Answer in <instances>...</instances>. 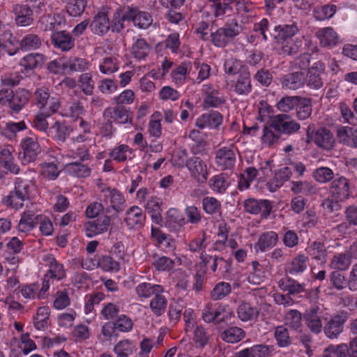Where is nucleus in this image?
I'll list each match as a JSON object with an SVG mask.
<instances>
[{
  "mask_svg": "<svg viewBox=\"0 0 357 357\" xmlns=\"http://www.w3.org/2000/svg\"><path fill=\"white\" fill-rule=\"evenodd\" d=\"M202 208L206 214L211 216L220 215L222 212L221 202L214 197H204L202 199Z\"/></svg>",
  "mask_w": 357,
  "mask_h": 357,
  "instance_id": "nucleus-50",
  "label": "nucleus"
},
{
  "mask_svg": "<svg viewBox=\"0 0 357 357\" xmlns=\"http://www.w3.org/2000/svg\"><path fill=\"white\" fill-rule=\"evenodd\" d=\"M326 74V64L321 61L314 62L308 68L305 75V84L310 89L319 90L324 86L323 76Z\"/></svg>",
  "mask_w": 357,
  "mask_h": 357,
  "instance_id": "nucleus-11",
  "label": "nucleus"
},
{
  "mask_svg": "<svg viewBox=\"0 0 357 357\" xmlns=\"http://www.w3.org/2000/svg\"><path fill=\"white\" fill-rule=\"evenodd\" d=\"M348 319L347 312L341 311L331 317L324 327L326 336L330 339L337 338L343 331L344 325Z\"/></svg>",
  "mask_w": 357,
  "mask_h": 357,
  "instance_id": "nucleus-14",
  "label": "nucleus"
},
{
  "mask_svg": "<svg viewBox=\"0 0 357 357\" xmlns=\"http://www.w3.org/2000/svg\"><path fill=\"white\" fill-rule=\"evenodd\" d=\"M0 165L3 168L13 174H17L20 172V168L15 162L12 152L8 149L5 148L0 151Z\"/></svg>",
  "mask_w": 357,
  "mask_h": 357,
  "instance_id": "nucleus-47",
  "label": "nucleus"
},
{
  "mask_svg": "<svg viewBox=\"0 0 357 357\" xmlns=\"http://www.w3.org/2000/svg\"><path fill=\"white\" fill-rule=\"evenodd\" d=\"M207 235L206 231H202L198 236L192 238L188 243V250L191 252L200 253L205 250L207 247Z\"/></svg>",
  "mask_w": 357,
  "mask_h": 357,
  "instance_id": "nucleus-62",
  "label": "nucleus"
},
{
  "mask_svg": "<svg viewBox=\"0 0 357 357\" xmlns=\"http://www.w3.org/2000/svg\"><path fill=\"white\" fill-rule=\"evenodd\" d=\"M281 137L280 132L274 126V122L272 119L267 121L262 130L261 140L262 144L268 146H273L279 142Z\"/></svg>",
  "mask_w": 357,
  "mask_h": 357,
  "instance_id": "nucleus-36",
  "label": "nucleus"
},
{
  "mask_svg": "<svg viewBox=\"0 0 357 357\" xmlns=\"http://www.w3.org/2000/svg\"><path fill=\"white\" fill-rule=\"evenodd\" d=\"M223 116L218 111L211 110L200 115L195 121V126L199 129H218L222 123Z\"/></svg>",
  "mask_w": 357,
  "mask_h": 357,
  "instance_id": "nucleus-19",
  "label": "nucleus"
},
{
  "mask_svg": "<svg viewBox=\"0 0 357 357\" xmlns=\"http://www.w3.org/2000/svg\"><path fill=\"white\" fill-rule=\"evenodd\" d=\"M232 86L235 93L239 96H248L252 89L249 69L241 70L233 81Z\"/></svg>",
  "mask_w": 357,
  "mask_h": 357,
  "instance_id": "nucleus-24",
  "label": "nucleus"
},
{
  "mask_svg": "<svg viewBox=\"0 0 357 357\" xmlns=\"http://www.w3.org/2000/svg\"><path fill=\"white\" fill-rule=\"evenodd\" d=\"M31 93L24 89H18L15 92L11 90L8 106L11 114H17L28 104Z\"/></svg>",
  "mask_w": 357,
  "mask_h": 357,
  "instance_id": "nucleus-16",
  "label": "nucleus"
},
{
  "mask_svg": "<svg viewBox=\"0 0 357 357\" xmlns=\"http://www.w3.org/2000/svg\"><path fill=\"white\" fill-rule=\"evenodd\" d=\"M332 197L344 201L350 195V184L349 180L344 176L334 179L331 186Z\"/></svg>",
  "mask_w": 357,
  "mask_h": 357,
  "instance_id": "nucleus-28",
  "label": "nucleus"
},
{
  "mask_svg": "<svg viewBox=\"0 0 357 357\" xmlns=\"http://www.w3.org/2000/svg\"><path fill=\"white\" fill-rule=\"evenodd\" d=\"M66 172L77 178H86L92 174V167L87 162L74 161L65 165Z\"/></svg>",
  "mask_w": 357,
  "mask_h": 357,
  "instance_id": "nucleus-26",
  "label": "nucleus"
},
{
  "mask_svg": "<svg viewBox=\"0 0 357 357\" xmlns=\"http://www.w3.org/2000/svg\"><path fill=\"white\" fill-rule=\"evenodd\" d=\"M243 26L236 18L228 20L223 26L211 33V43L216 47H225L243 31Z\"/></svg>",
  "mask_w": 357,
  "mask_h": 357,
  "instance_id": "nucleus-5",
  "label": "nucleus"
},
{
  "mask_svg": "<svg viewBox=\"0 0 357 357\" xmlns=\"http://www.w3.org/2000/svg\"><path fill=\"white\" fill-rule=\"evenodd\" d=\"M234 312L225 304L208 303L202 310V319L206 324H213L224 328L233 323Z\"/></svg>",
  "mask_w": 357,
  "mask_h": 357,
  "instance_id": "nucleus-3",
  "label": "nucleus"
},
{
  "mask_svg": "<svg viewBox=\"0 0 357 357\" xmlns=\"http://www.w3.org/2000/svg\"><path fill=\"white\" fill-rule=\"evenodd\" d=\"M231 265V259H225L222 257L215 255L212 259V264L210 266V270L213 274H215L217 271L221 274H225L230 272Z\"/></svg>",
  "mask_w": 357,
  "mask_h": 357,
  "instance_id": "nucleus-55",
  "label": "nucleus"
},
{
  "mask_svg": "<svg viewBox=\"0 0 357 357\" xmlns=\"http://www.w3.org/2000/svg\"><path fill=\"white\" fill-rule=\"evenodd\" d=\"M238 149L234 145L222 146L215 152V164L222 171L233 170L236 163Z\"/></svg>",
  "mask_w": 357,
  "mask_h": 357,
  "instance_id": "nucleus-9",
  "label": "nucleus"
},
{
  "mask_svg": "<svg viewBox=\"0 0 357 357\" xmlns=\"http://www.w3.org/2000/svg\"><path fill=\"white\" fill-rule=\"evenodd\" d=\"M45 62V56L40 53H30L22 57L20 65L26 72L40 68Z\"/></svg>",
  "mask_w": 357,
  "mask_h": 357,
  "instance_id": "nucleus-43",
  "label": "nucleus"
},
{
  "mask_svg": "<svg viewBox=\"0 0 357 357\" xmlns=\"http://www.w3.org/2000/svg\"><path fill=\"white\" fill-rule=\"evenodd\" d=\"M238 317L243 321L256 319L259 315L257 307L248 302H242L237 308Z\"/></svg>",
  "mask_w": 357,
  "mask_h": 357,
  "instance_id": "nucleus-52",
  "label": "nucleus"
},
{
  "mask_svg": "<svg viewBox=\"0 0 357 357\" xmlns=\"http://www.w3.org/2000/svg\"><path fill=\"white\" fill-rule=\"evenodd\" d=\"M109 157L118 163L132 160L135 157L134 150L126 144H119L109 150Z\"/></svg>",
  "mask_w": 357,
  "mask_h": 357,
  "instance_id": "nucleus-30",
  "label": "nucleus"
},
{
  "mask_svg": "<svg viewBox=\"0 0 357 357\" xmlns=\"http://www.w3.org/2000/svg\"><path fill=\"white\" fill-rule=\"evenodd\" d=\"M274 122V126H276L280 135L282 134L291 135L298 132L301 126L291 117L285 114H278L272 119Z\"/></svg>",
  "mask_w": 357,
  "mask_h": 357,
  "instance_id": "nucleus-17",
  "label": "nucleus"
},
{
  "mask_svg": "<svg viewBox=\"0 0 357 357\" xmlns=\"http://www.w3.org/2000/svg\"><path fill=\"white\" fill-rule=\"evenodd\" d=\"M231 185V178L228 174L222 172L213 175L208 180V186L214 192L220 195L225 194Z\"/></svg>",
  "mask_w": 357,
  "mask_h": 357,
  "instance_id": "nucleus-38",
  "label": "nucleus"
},
{
  "mask_svg": "<svg viewBox=\"0 0 357 357\" xmlns=\"http://www.w3.org/2000/svg\"><path fill=\"white\" fill-rule=\"evenodd\" d=\"M90 28L91 32L99 36H105L111 31L110 19L105 11H98L93 17Z\"/></svg>",
  "mask_w": 357,
  "mask_h": 357,
  "instance_id": "nucleus-20",
  "label": "nucleus"
},
{
  "mask_svg": "<svg viewBox=\"0 0 357 357\" xmlns=\"http://www.w3.org/2000/svg\"><path fill=\"white\" fill-rule=\"evenodd\" d=\"M145 220L146 215L143 213L142 209L137 206L130 207L126 213L125 222L130 229L135 227H142Z\"/></svg>",
  "mask_w": 357,
  "mask_h": 357,
  "instance_id": "nucleus-41",
  "label": "nucleus"
},
{
  "mask_svg": "<svg viewBox=\"0 0 357 357\" xmlns=\"http://www.w3.org/2000/svg\"><path fill=\"white\" fill-rule=\"evenodd\" d=\"M23 161L26 163L33 162L40 153V146L34 136L26 137L21 140Z\"/></svg>",
  "mask_w": 357,
  "mask_h": 357,
  "instance_id": "nucleus-18",
  "label": "nucleus"
},
{
  "mask_svg": "<svg viewBox=\"0 0 357 357\" xmlns=\"http://www.w3.org/2000/svg\"><path fill=\"white\" fill-rule=\"evenodd\" d=\"M292 176V169L290 167H284L275 171L272 178L266 183V189L274 192L280 188L284 183L289 181Z\"/></svg>",
  "mask_w": 357,
  "mask_h": 357,
  "instance_id": "nucleus-22",
  "label": "nucleus"
},
{
  "mask_svg": "<svg viewBox=\"0 0 357 357\" xmlns=\"http://www.w3.org/2000/svg\"><path fill=\"white\" fill-rule=\"evenodd\" d=\"M113 215L105 213L96 218H91L83 224V231L88 238H94L111 230Z\"/></svg>",
  "mask_w": 357,
  "mask_h": 357,
  "instance_id": "nucleus-7",
  "label": "nucleus"
},
{
  "mask_svg": "<svg viewBox=\"0 0 357 357\" xmlns=\"http://www.w3.org/2000/svg\"><path fill=\"white\" fill-rule=\"evenodd\" d=\"M38 213L32 210H26L22 215L17 225L19 232L27 234L38 225Z\"/></svg>",
  "mask_w": 357,
  "mask_h": 357,
  "instance_id": "nucleus-33",
  "label": "nucleus"
},
{
  "mask_svg": "<svg viewBox=\"0 0 357 357\" xmlns=\"http://www.w3.org/2000/svg\"><path fill=\"white\" fill-rule=\"evenodd\" d=\"M244 210L252 215L260 214L261 217L266 219L273 210L272 202L268 199H257L248 198L243 202Z\"/></svg>",
  "mask_w": 357,
  "mask_h": 357,
  "instance_id": "nucleus-12",
  "label": "nucleus"
},
{
  "mask_svg": "<svg viewBox=\"0 0 357 357\" xmlns=\"http://www.w3.org/2000/svg\"><path fill=\"white\" fill-rule=\"evenodd\" d=\"M102 116L104 119H108L117 125L131 126L132 124L130 108L122 105L105 108Z\"/></svg>",
  "mask_w": 357,
  "mask_h": 357,
  "instance_id": "nucleus-10",
  "label": "nucleus"
},
{
  "mask_svg": "<svg viewBox=\"0 0 357 357\" xmlns=\"http://www.w3.org/2000/svg\"><path fill=\"white\" fill-rule=\"evenodd\" d=\"M309 258L304 254L299 253L287 265V273L297 276L303 273L307 268Z\"/></svg>",
  "mask_w": 357,
  "mask_h": 357,
  "instance_id": "nucleus-40",
  "label": "nucleus"
},
{
  "mask_svg": "<svg viewBox=\"0 0 357 357\" xmlns=\"http://www.w3.org/2000/svg\"><path fill=\"white\" fill-rule=\"evenodd\" d=\"M127 16L135 26L142 29L149 28L153 22L152 16L149 13L141 11L135 8H128V15Z\"/></svg>",
  "mask_w": 357,
  "mask_h": 357,
  "instance_id": "nucleus-29",
  "label": "nucleus"
},
{
  "mask_svg": "<svg viewBox=\"0 0 357 357\" xmlns=\"http://www.w3.org/2000/svg\"><path fill=\"white\" fill-rule=\"evenodd\" d=\"M278 287L283 291H287L291 295L298 294L304 291V284L288 276L278 281Z\"/></svg>",
  "mask_w": 357,
  "mask_h": 357,
  "instance_id": "nucleus-49",
  "label": "nucleus"
},
{
  "mask_svg": "<svg viewBox=\"0 0 357 357\" xmlns=\"http://www.w3.org/2000/svg\"><path fill=\"white\" fill-rule=\"evenodd\" d=\"M337 11V6L334 4H325L316 6L313 10V15L317 20L324 21L331 19Z\"/></svg>",
  "mask_w": 357,
  "mask_h": 357,
  "instance_id": "nucleus-58",
  "label": "nucleus"
},
{
  "mask_svg": "<svg viewBox=\"0 0 357 357\" xmlns=\"http://www.w3.org/2000/svg\"><path fill=\"white\" fill-rule=\"evenodd\" d=\"M307 253L312 258L325 262L326 261V248L324 244L319 241H314L306 248Z\"/></svg>",
  "mask_w": 357,
  "mask_h": 357,
  "instance_id": "nucleus-64",
  "label": "nucleus"
},
{
  "mask_svg": "<svg viewBox=\"0 0 357 357\" xmlns=\"http://www.w3.org/2000/svg\"><path fill=\"white\" fill-rule=\"evenodd\" d=\"M202 107L204 109L220 108L226 102V97L218 87L211 84H204L201 89Z\"/></svg>",
  "mask_w": 357,
  "mask_h": 357,
  "instance_id": "nucleus-8",
  "label": "nucleus"
},
{
  "mask_svg": "<svg viewBox=\"0 0 357 357\" xmlns=\"http://www.w3.org/2000/svg\"><path fill=\"white\" fill-rule=\"evenodd\" d=\"M278 240V234L274 231H267L261 233L254 245L255 252H265L271 250L277 245Z\"/></svg>",
  "mask_w": 357,
  "mask_h": 357,
  "instance_id": "nucleus-23",
  "label": "nucleus"
},
{
  "mask_svg": "<svg viewBox=\"0 0 357 357\" xmlns=\"http://www.w3.org/2000/svg\"><path fill=\"white\" fill-rule=\"evenodd\" d=\"M98 268L104 272L117 273L120 270V264L111 255H102L98 257Z\"/></svg>",
  "mask_w": 357,
  "mask_h": 357,
  "instance_id": "nucleus-54",
  "label": "nucleus"
},
{
  "mask_svg": "<svg viewBox=\"0 0 357 357\" xmlns=\"http://www.w3.org/2000/svg\"><path fill=\"white\" fill-rule=\"evenodd\" d=\"M41 46L40 38L35 33H27L19 42V49L22 52L36 50Z\"/></svg>",
  "mask_w": 357,
  "mask_h": 357,
  "instance_id": "nucleus-51",
  "label": "nucleus"
},
{
  "mask_svg": "<svg viewBox=\"0 0 357 357\" xmlns=\"http://www.w3.org/2000/svg\"><path fill=\"white\" fill-rule=\"evenodd\" d=\"M89 68V62L83 58H70L64 62V68L70 72H84Z\"/></svg>",
  "mask_w": 357,
  "mask_h": 357,
  "instance_id": "nucleus-63",
  "label": "nucleus"
},
{
  "mask_svg": "<svg viewBox=\"0 0 357 357\" xmlns=\"http://www.w3.org/2000/svg\"><path fill=\"white\" fill-rule=\"evenodd\" d=\"M161 204L160 199L153 195L149 197L144 204L145 209L150 215L152 222L159 225H161L163 222Z\"/></svg>",
  "mask_w": 357,
  "mask_h": 357,
  "instance_id": "nucleus-32",
  "label": "nucleus"
},
{
  "mask_svg": "<svg viewBox=\"0 0 357 357\" xmlns=\"http://www.w3.org/2000/svg\"><path fill=\"white\" fill-rule=\"evenodd\" d=\"M298 29L296 23L291 24H279L275 26L270 36L280 45V54L289 56L296 54L302 46L301 39L294 36L298 33Z\"/></svg>",
  "mask_w": 357,
  "mask_h": 357,
  "instance_id": "nucleus-1",
  "label": "nucleus"
},
{
  "mask_svg": "<svg viewBox=\"0 0 357 357\" xmlns=\"http://www.w3.org/2000/svg\"><path fill=\"white\" fill-rule=\"evenodd\" d=\"M134 342L128 339L119 341L113 348L115 357H129L136 351Z\"/></svg>",
  "mask_w": 357,
  "mask_h": 357,
  "instance_id": "nucleus-53",
  "label": "nucleus"
},
{
  "mask_svg": "<svg viewBox=\"0 0 357 357\" xmlns=\"http://www.w3.org/2000/svg\"><path fill=\"white\" fill-rule=\"evenodd\" d=\"M280 82L283 89H298L305 85V74L301 71L285 74L281 77Z\"/></svg>",
  "mask_w": 357,
  "mask_h": 357,
  "instance_id": "nucleus-35",
  "label": "nucleus"
},
{
  "mask_svg": "<svg viewBox=\"0 0 357 357\" xmlns=\"http://www.w3.org/2000/svg\"><path fill=\"white\" fill-rule=\"evenodd\" d=\"M51 40L54 47L62 52H68L75 47V39L66 31H53Z\"/></svg>",
  "mask_w": 357,
  "mask_h": 357,
  "instance_id": "nucleus-25",
  "label": "nucleus"
},
{
  "mask_svg": "<svg viewBox=\"0 0 357 357\" xmlns=\"http://www.w3.org/2000/svg\"><path fill=\"white\" fill-rule=\"evenodd\" d=\"M165 224L170 231L177 232L187 224V222L180 211L172 208L167 212Z\"/></svg>",
  "mask_w": 357,
  "mask_h": 357,
  "instance_id": "nucleus-39",
  "label": "nucleus"
},
{
  "mask_svg": "<svg viewBox=\"0 0 357 357\" xmlns=\"http://www.w3.org/2000/svg\"><path fill=\"white\" fill-rule=\"evenodd\" d=\"M135 292L138 300L144 302L149 300L157 293H164L165 288L158 284L143 282L135 287Z\"/></svg>",
  "mask_w": 357,
  "mask_h": 357,
  "instance_id": "nucleus-21",
  "label": "nucleus"
},
{
  "mask_svg": "<svg viewBox=\"0 0 357 357\" xmlns=\"http://www.w3.org/2000/svg\"><path fill=\"white\" fill-rule=\"evenodd\" d=\"M229 229L226 224H220L218 226L217 231V237L209 251L222 252L227 247V238L229 236Z\"/></svg>",
  "mask_w": 357,
  "mask_h": 357,
  "instance_id": "nucleus-48",
  "label": "nucleus"
},
{
  "mask_svg": "<svg viewBox=\"0 0 357 357\" xmlns=\"http://www.w3.org/2000/svg\"><path fill=\"white\" fill-rule=\"evenodd\" d=\"M150 45L144 38H137L132 45L131 53L137 60L144 59L149 54Z\"/></svg>",
  "mask_w": 357,
  "mask_h": 357,
  "instance_id": "nucleus-56",
  "label": "nucleus"
},
{
  "mask_svg": "<svg viewBox=\"0 0 357 357\" xmlns=\"http://www.w3.org/2000/svg\"><path fill=\"white\" fill-rule=\"evenodd\" d=\"M194 155L189 158L186 168L190 176L199 183H205L209 174L206 162L200 157Z\"/></svg>",
  "mask_w": 357,
  "mask_h": 357,
  "instance_id": "nucleus-13",
  "label": "nucleus"
},
{
  "mask_svg": "<svg viewBox=\"0 0 357 357\" xmlns=\"http://www.w3.org/2000/svg\"><path fill=\"white\" fill-rule=\"evenodd\" d=\"M27 128L24 121L18 122L9 121L0 127V134L10 141L16 139L20 132Z\"/></svg>",
  "mask_w": 357,
  "mask_h": 357,
  "instance_id": "nucleus-42",
  "label": "nucleus"
},
{
  "mask_svg": "<svg viewBox=\"0 0 357 357\" xmlns=\"http://www.w3.org/2000/svg\"><path fill=\"white\" fill-rule=\"evenodd\" d=\"M315 36L319 39L320 45L323 47L331 49L335 47L339 42L338 33L331 26L319 29Z\"/></svg>",
  "mask_w": 357,
  "mask_h": 357,
  "instance_id": "nucleus-27",
  "label": "nucleus"
},
{
  "mask_svg": "<svg viewBox=\"0 0 357 357\" xmlns=\"http://www.w3.org/2000/svg\"><path fill=\"white\" fill-rule=\"evenodd\" d=\"M128 8L126 10L117 9L113 14L112 19L110 20L111 31L112 33H121L126 27L125 23L130 22V18L128 17Z\"/></svg>",
  "mask_w": 357,
  "mask_h": 357,
  "instance_id": "nucleus-44",
  "label": "nucleus"
},
{
  "mask_svg": "<svg viewBox=\"0 0 357 357\" xmlns=\"http://www.w3.org/2000/svg\"><path fill=\"white\" fill-rule=\"evenodd\" d=\"M336 133L340 142L351 148L357 149V128L338 126Z\"/></svg>",
  "mask_w": 357,
  "mask_h": 357,
  "instance_id": "nucleus-34",
  "label": "nucleus"
},
{
  "mask_svg": "<svg viewBox=\"0 0 357 357\" xmlns=\"http://www.w3.org/2000/svg\"><path fill=\"white\" fill-rule=\"evenodd\" d=\"M167 299L163 293H157L149 299V307L156 317H160L167 310Z\"/></svg>",
  "mask_w": 357,
  "mask_h": 357,
  "instance_id": "nucleus-46",
  "label": "nucleus"
},
{
  "mask_svg": "<svg viewBox=\"0 0 357 357\" xmlns=\"http://www.w3.org/2000/svg\"><path fill=\"white\" fill-rule=\"evenodd\" d=\"M43 261L45 263V266L47 269L44 275L38 296L40 299H45L47 297L51 284L66 278V270L64 265L56 260L53 255H43Z\"/></svg>",
  "mask_w": 357,
  "mask_h": 357,
  "instance_id": "nucleus-2",
  "label": "nucleus"
},
{
  "mask_svg": "<svg viewBox=\"0 0 357 357\" xmlns=\"http://www.w3.org/2000/svg\"><path fill=\"white\" fill-rule=\"evenodd\" d=\"M210 335L207 329L202 325L196 326L193 329L192 340L197 348L203 349L209 342Z\"/></svg>",
  "mask_w": 357,
  "mask_h": 357,
  "instance_id": "nucleus-60",
  "label": "nucleus"
},
{
  "mask_svg": "<svg viewBox=\"0 0 357 357\" xmlns=\"http://www.w3.org/2000/svg\"><path fill=\"white\" fill-rule=\"evenodd\" d=\"M188 137L195 142L192 146V152L194 154H203L206 151L207 142L203 139L202 132L198 130H192Z\"/></svg>",
  "mask_w": 357,
  "mask_h": 357,
  "instance_id": "nucleus-57",
  "label": "nucleus"
},
{
  "mask_svg": "<svg viewBox=\"0 0 357 357\" xmlns=\"http://www.w3.org/2000/svg\"><path fill=\"white\" fill-rule=\"evenodd\" d=\"M312 140L318 147L325 150L331 149L335 143L333 134L324 127L319 128L315 131Z\"/></svg>",
  "mask_w": 357,
  "mask_h": 357,
  "instance_id": "nucleus-31",
  "label": "nucleus"
},
{
  "mask_svg": "<svg viewBox=\"0 0 357 357\" xmlns=\"http://www.w3.org/2000/svg\"><path fill=\"white\" fill-rule=\"evenodd\" d=\"M72 130L65 121H56L49 127L46 135L56 141L64 142Z\"/></svg>",
  "mask_w": 357,
  "mask_h": 357,
  "instance_id": "nucleus-37",
  "label": "nucleus"
},
{
  "mask_svg": "<svg viewBox=\"0 0 357 357\" xmlns=\"http://www.w3.org/2000/svg\"><path fill=\"white\" fill-rule=\"evenodd\" d=\"M101 201L106 205L105 213L113 215L114 219L119 213L124 211L126 201L123 194L116 188H107L102 190Z\"/></svg>",
  "mask_w": 357,
  "mask_h": 357,
  "instance_id": "nucleus-6",
  "label": "nucleus"
},
{
  "mask_svg": "<svg viewBox=\"0 0 357 357\" xmlns=\"http://www.w3.org/2000/svg\"><path fill=\"white\" fill-rule=\"evenodd\" d=\"M15 23L18 26H29L34 22L33 10L27 4L17 3L13 7Z\"/></svg>",
  "mask_w": 357,
  "mask_h": 357,
  "instance_id": "nucleus-15",
  "label": "nucleus"
},
{
  "mask_svg": "<svg viewBox=\"0 0 357 357\" xmlns=\"http://www.w3.org/2000/svg\"><path fill=\"white\" fill-rule=\"evenodd\" d=\"M33 188L31 181L17 178L14 190L2 199V202L8 207L20 209L24 206V201L30 199Z\"/></svg>",
  "mask_w": 357,
  "mask_h": 357,
  "instance_id": "nucleus-4",
  "label": "nucleus"
},
{
  "mask_svg": "<svg viewBox=\"0 0 357 357\" xmlns=\"http://www.w3.org/2000/svg\"><path fill=\"white\" fill-rule=\"evenodd\" d=\"M190 63L183 62L180 65L174 68L171 74L172 82L177 86H183L186 81L188 75L190 73Z\"/></svg>",
  "mask_w": 357,
  "mask_h": 357,
  "instance_id": "nucleus-45",
  "label": "nucleus"
},
{
  "mask_svg": "<svg viewBox=\"0 0 357 357\" xmlns=\"http://www.w3.org/2000/svg\"><path fill=\"white\" fill-rule=\"evenodd\" d=\"M245 335V331L237 326H231L225 330L220 335L222 340L228 343H237Z\"/></svg>",
  "mask_w": 357,
  "mask_h": 357,
  "instance_id": "nucleus-59",
  "label": "nucleus"
},
{
  "mask_svg": "<svg viewBox=\"0 0 357 357\" xmlns=\"http://www.w3.org/2000/svg\"><path fill=\"white\" fill-rule=\"evenodd\" d=\"M296 116L299 120H305L312 114V99L310 98H299L296 106Z\"/></svg>",
  "mask_w": 357,
  "mask_h": 357,
  "instance_id": "nucleus-61",
  "label": "nucleus"
}]
</instances>
